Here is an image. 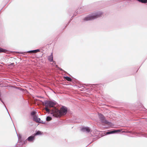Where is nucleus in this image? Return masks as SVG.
<instances>
[{
  "mask_svg": "<svg viewBox=\"0 0 147 147\" xmlns=\"http://www.w3.org/2000/svg\"><path fill=\"white\" fill-rule=\"evenodd\" d=\"M40 51V50L39 49H37L36 50H34L33 51H28V52L29 53H35L38 52Z\"/></svg>",
  "mask_w": 147,
  "mask_h": 147,
  "instance_id": "9d476101",
  "label": "nucleus"
},
{
  "mask_svg": "<svg viewBox=\"0 0 147 147\" xmlns=\"http://www.w3.org/2000/svg\"><path fill=\"white\" fill-rule=\"evenodd\" d=\"M33 120L37 123H42L40 121V119L38 117V116L35 115L33 116Z\"/></svg>",
  "mask_w": 147,
  "mask_h": 147,
  "instance_id": "39448f33",
  "label": "nucleus"
},
{
  "mask_svg": "<svg viewBox=\"0 0 147 147\" xmlns=\"http://www.w3.org/2000/svg\"><path fill=\"white\" fill-rule=\"evenodd\" d=\"M102 14L100 13H93L91 15L89 16L84 18V20L88 21L92 20L98 18Z\"/></svg>",
  "mask_w": 147,
  "mask_h": 147,
  "instance_id": "7ed1b4c3",
  "label": "nucleus"
},
{
  "mask_svg": "<svg viewBox=\"0 0 147 147\" xmlns=\"http://www.w3.org/2000/svg\"><path fill=\"white\" fill-rule=\"evenodd\" d=\"M82 130L83 132H87L88 133L90 131V128L88 127H84L82 128Z\"/></svg>",
  "mask_w": 147,
  "mask_h": 147,
  "instance_id": "423d86ee",
  "label": "nucleus"
},
{
  "mask_svg": "<svg viewBox=\"0 0 147 147\" xmlns=\"http://www.w3.org/2000/svg\"><path fill=\"white\" fill-rule=\"evenodd\" d=\"M14 65V63H11V65Z\"/></svg>",
  "mask_w": 147,
  "mask_h": 147,
  "instance_id": "dca6fc26",
  "label": "nucleus"
},
{
  "mask_svg": "<svg viewBox=\"0 0 147 147\" xmlns=\"http://www.w3.org/2000/svg\"><path fill=\"white\" fill-rule=\"evenodd\" d=\"M48 60L50 62L53 61V53H51V55L48 57Z\"/></svg>",
  "mask_w": 147,
  "mask_h": 147,
  "instance_id": "0eeeda50",
  "label": "nucleus"
},
{
  "mask_svg": "<svg viewBox=\"0 0 147 147\" xmlns=\"http://www.w3.org/2000/svg\"><path fill=\"white\" fill-rule=\"evenodd\" d=\"M41 134H42L40 131H38L34 134V136H35L38 135H41Z\"/></svg>",
  "mask_w": 147,
  "mask_h": 147,
  "instance_id": "f8f14e48",
  "label": "nucleus"
},
{
  "mask_svg": "<svg viewBox=\"0 0 147 147\" xmlns=\"http://www.w3.org/2000/svg\"><path fill=\"white\" fill-rule=\"evenodd\" d=\"M43 106L45 107V110L48 112L49 113L50 111H52L54 106L56 105V103L49 101L46 100L42 102Z\"/></svg>",
  "mask_w": 147,
  "mask_h": 147,
  "instance_id": "f03ea898",
  "label": "nucleus"
},
{
  "mask_svg": "<svg viewBox=\"0 0 147 147\" xmlns=\"http://www.w3.org/2000/svg\"><path fill=\"white\" fill-rule=\"evenodd\" d=\"M65 79L68 81H71L72 80L71 78L68 77H65Z\"/></svg>",
  "mask_w": 147,
  "mask_h": 147,
  "instance_id": "9b49d317",
  "label": "nucleus"
},
{
  "mask_svg": "<svg viewBox=\"0 0 147 147\" xmlns=\"http://www.w3.org/2000/svg\"><path fill=\"white\" fill-rule=\"evenodd\" d=\"M118 131V130H113L111 131H108L106 133H104V134L105 135H106L107 134H111L115 133Z\"/></svg>",
  "mask_w": 147,
  "mask_h": 147,
  "instance_id": "6e6552de",
  "label": "nucleus"
},
{
  "mask_svg": "<svg viewBox=\"0 0 147 147\" xmlns=\"http://www.w3.org/2000/svg\"><path fill=\"white\" fill-rule=\"evenodd\" d=\"M53 116L56 117H59L65 115L67 112V109L63 107L59 110L55 107L52 110Z\"/></svg>",
  "mask_w": 147,
  "mask_h": 147,
  "instance_id": "f257e3e1",
  "label": "nucleus"
},
{
  "mask_svg": "<svg viewBox=\"0 0 147 147\" xmlns=\"http://www.w3.org/2000/svg\"><path fill=\"white\" fill-rule=\"evenodd\" d=\"M100 119L102 122L104 123H106L107 121L105 120L104 116L101 114H98Z\"/></svg>",
  "mask_w": 147,
  "mask_h": 147,
  "instance_id": "20e7f679",
  "label": "nucleus"
},
{
  "mask_svg": "<svg viewBox=\"0 0 147 147\" xmlns=\"http://www.w3.org/2000/svg\"><path fill=\"white\" fill-rule=\"evenodd\" d=\"M52 119L51 117L49 116H48L47 117L46 120L47 121H49L51 120Z\"/></svg>",
  "mask_w": 147,
  "mask_h": 147,
  "instance_id": "ddd939ff",
  "label": "nucleus"
},
{
  "mask_svg": "<svg viewBox=\"0 0 147 147\" xmlns=\"http://www.w3.org/2000/svg\"><path fill=\"white\" fill-rule=\"evenodd\" d=\"M35 112L34 111H33L31 113V115L32 116H35Z\"/></svg>",
  "mask_w": 147,
  "mask_h": 147,
  "instance_id": "2eb2a0df",
  "label": "nucleus"
},
{
  "mask_svg": "<svg viewBox=\"0 0 147 147\" xmlns=\"http://www.w3.org/2000/svg\"><path fill=\"white\" fill-rule=\"evenodd\" d=\"M6 51V50H4L2 48H0V53L5 52Z\"/></svg>",
  "mask_w": 147,
  "mask_h": 147,
  "instance_id": "4468645a",
  "label": "nucleus"
},
{
  "mask_svg": "<svg viewBox=\"0 0 147 147\" xmlns=\"http://www.w3.org/2000/svg\"><path fill=\"white\" fill-rule=\"evenodd\" d=\"M34 136H31L29 137L27 139L28 140L29 142H32L34 139Z\"/></svg>",
  "mask_w": 147,
  "mask_h": 147,
  "instance_id": "1a4fd4ad",
  "label": "nucleus"
}]
</instances>
